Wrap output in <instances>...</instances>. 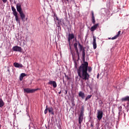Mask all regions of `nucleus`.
<instances>
[{
    "mask_svg": "<svg viewBox=\"0 0 129 129\" xmlns=\"http://www.w3.org/2000/svg\"><path fill=\"white\" fill-rule=\"evenodd\" d=\"M25 42V40H23V43L24 45H26V43Z\"/></svg>",
    "mask_w": 129,
    "mask_h": 129,
    "instance_id": "nucleus-28",
    "label": "nucleus"
},
{
    "mask_svg": "<svg viewBox=\"0 0 129 129\" xmlns=\"http://www.w3.org/2000/svg\"><path fill=\"white\" fill-rule=\"evenodd\" d=\"M79 97H81L82 99H84V97H85V94H84V92L80 91L79 93Z\"/></svg>",
    "mask_w": 129,
    "mask_h": 129,
    "instance_id": "nucleus-13",
    "label": "nucleus"
},
{
    "mask_svg": "<svg viewBox=\"0 0 129 129\" xmlns=\"http://www.w3.org/2000/svg\"><path fill=\"white\" fill-rule=\"evenodd\" d=\"M93 46L94 49L97 48V45L96 44V37L93 36Z\"/></svg>",
    "mask_w": 129,
    "mask_h": 129,
    "instance_id": "nucleus-9",
    "label": "nucleus"
},
{
    "mask_svg": "<svg viewBox=\"0 0 129 129\" xmlns=\"http://www.w3.org/2000/svg\"><path fill=\"white\" fill-rule=\"evenodd\" d=\"M24 92L26 93H34L35 91H37V89H30L29 88H24L23 89Z\"/></svg>",
    "mask_w": 129,
    "mask_h": 129,
    "instance_id": "nucleus-5",
    "label": "nucleus"
},
{
    "mask_svg": "<svg viewBox=\"0 0 129 129\" xmlns=\"http://www.w3.org/2000/svg\"><path fill=\"white\" fill-rule=\"evenodd\" d=\"M120 33H121V31H119L118 32V33L117 35H116V36H117L118 37H119V35H120Z\"/></svg>",
    "mask_w": 129,
    "mask_h": 129,
    "instance_id": "nucleus-23",
    "label": "nucleus"
},
{
    "mask_svg": "<svg viewBox=\"0 0 129 129\" xmlns=\"http://www.w3.org/2000/svg\"><path fill=\"white\" fill-rule=\"evenodd\" d=\"M54 17H56L57 18V16H56V15H55V14H54Z\"/></svg>",
    "mask_w": 129,
    "mask_h": 129,
    "instance_id": "nucleus-35",
    "label": "nucleus"
},
{
    "mask_svg": "<svg viewBox=\"0 0 129 129\" xmlns=\"http://www.w3.org/2000/svg\"><path fill=\"white\" fill-rule=\"evenodd\" d=\"M48 112L54 115V111H53V108L52 107L48 108Z\"/></svg>",
    "mask_w": 129,
    "mask_h": 129,
    "instance_id": "nucleus-18",
    "label": "nucleus"
},
{
    "mask_svg": "<svg viewBox=\"0 0 129 129\" xmlns=\"http://www.w3.org/2000/svg\"><path fill=\"white\" fill-rule=\"evenodd\" d=\"M2 2L4 3V4H6L8 2V0H2Z\"/></svg>",
    "mask_w": 129,
    "mask_h": 129,
    "instance_id": "nucleus-26",
    "label": "nucleus"
},
{
    "mask_svg": "<svg viewBox=\"0 0 129 129\" xmlns=\"http://www.w3.org/2000/svg\"><path fill=\"white\" fill-rule=\"evenodd\" d=\"M4 105H5V102H4L3 99L0 98V107H3Z\"/></svg>",
    "mask_w": 129,
    "mask_h": 129,
    "instance_id": "nucleus-17",
    "label": "nucleus"
},
{
    "mask_svg": "<svg viewBox=\"0 0 129 129\" xmlns=\"http://www.w3.org/2000/svg\"><path fill=\"white\" fill-rule=\"evenodd\" d=\"M48 106H46V109L44 110V114H47V113H48Z\"/></svg>",
    "mask_w": 129,
    "mask_h": 129,
    "instance_id": "nucleus-21",
    "label": "nucleus"
},
{
    "mask_svg": "<svg viewBox=\"0 0 129 129\" xmlns=\"http://www.w3.org/2000/svg\"><path fill=\"white\" fill-rule=\"evenodd\" d=\"M83 116H84V115L81 114H80L79 115V123L80 124V127L81 126L82 121H83Z\"/></svg>",
    "mask_w": 129,
    "mask_h": 129,
    "instance_id": "nucleus-7",
    "label": "nucleus"
},
{
    "mask_svg": "<svg viewBox=\"0 0 129 129\" xmlns=\"http://www.w3.org/2000/svg\"><path fill=\"white\" fill-rule=\"evenodd\" d=\"M78 45L80 51H82V58L83 61V63L81 64L77 70L78 75L79 76L80 78L86 81V80H89V78L90 77V75H89L87 71H88L89 73H91L92 68L91 67H88V62L85 61V48L83 47V45H81L79 41H78V43L76 42L74 44V47L76 53L78 54Z\"/></svg>",
    "mask_w": 129,
    "mask_h": 129,
    "instance_id": "nucleus-1",
    "label": "nucleus"
},
{
    "mask_svg": "<svg viewBox=\"0 0 129 129\" xmlns=\"http://www.w3.org/2000/svg\"><path fill=\"white\" fill-rule=\"evenodd\" d=\"M12 11H13V14L14 16H15V20L16 22H17L19 24H21L20 19L19 18V16H18V12H17V10H16V8H15L14 6L12 7Z\"/></svg>",
    "mask_w": 129,
    "mask_h": 129,
    "instance_id": "nucleus-3",
    "label": "nucleus"
},
{
    "mask_svg": "<svg viewBox=\"0 0 129 129\" xmlns=\"http://www.w3.org/2000/svg\"><path fill=\"white\" fill-rule=\"evenodd\" d=\"M74 38V34L73 33L69 34V38H68V42L69 44H70V41L72 40Z\"/></svg>",
    "mask_w": 129,
    "mask_h": 129,
    "instance_id": "nucleus-12",
    "label": "nucleus"
},
{
    "mask_svg": "<svg viewBox=\"0 0 129 129\" xmlns=\"http://www.w3.org/2000/svg\"><path fill=\"white\" fill-rule=\"evenodd\" d=\"M25 76H27V75L26 74L22 73L20 76V81H22V80H23V79H24V77H25Z\"/></svg>",
    "mask_w": 129,
    "mask_h": 129,
    "instance_id": "nucleus-16",
    "label": "nucleus"
},
{
    "mask_svg": "<svg viewBox=\"0 0 129 129\" xmlns=\"http://www.w3.org/2000/svg\"><path fill=\"white\" fill-rule=\"evenodd\" d=\"M97 79H99V74H97Z\"/></svg>",
    "mask_w": 129,
    "mask_h": 129,
    "instance_id": "nucleus-27",
    "label": "nucleus"
},
{
    "mask_svg": "<svg viewBox=\"0 0 129 129\" xmlns=\"http://www.w3.org/2000/svg\"><path fill=\"white\" fill-rule=\"evenodd\" d=\"M65 92H66V94H67V93H68V91L66 90Z\"/></svg>",
    "mask_w": 129,
    "mask_h": 129,
    "instance_id": "nucleus-31",
    "label": "nucleus"
},
{
    "mask_svg": "<svg viewBox=\"0 0 129 129\" xmlns=\"http://www.w3.org/2000/svg\"><path fill=\"white\" fill-rule=\"evenodd\" d=\"M92 95H88L85 99V101H87V100H88V99H90V98H91Z\"/></svg>",
    "mask_w": 129,
    "mask_h": 129,
    "instance_id": "nucleus-20",
    "label": "nucleus"
},
{
    "mask_svg": "<svg viewBox=\"0 0 129 129\" xmlns=\"http://www.w3.org/2000/svg\"><path fill=\"white\" fill-rule=\"evenodd\" d=\"M65 77H66V78H67V79L68 80H70V78H69V77L68 76L66 75V74H65Z\"/></svg>",
    "mask_w": 129,
    "mask_h": 129,
    "instance_id": "nucleus-24",
    "label": "nucleus"
},
{
    "mask_svg": "<svg viewBox=\"0 0 129 129\" xmlns=\"http://www.w3.org/2000/svg\"><path fill=\"white\" fill-rule=\"evenodd\" d=\"M121 101H122V102H124L125 101H129V96H126L125 97L122 98L121 99Z\"/></svg>",
    "mask_w": 129,
    "mask_h": 129,
    "instance_id": "nucleus-14",
    "label": "nucleus"
},
{
    "mask_svg": "<svg viewBox=\"0 0 129 129\" xmlns=\"http://www.w3.org/2000/svg\"><path fill=\"white\" fill-rule=\"evenodd\" d=\"M67 1V2H69V0H66Z\"/></svg>",
    "mask_w": 129,
    "mask_h": 129,
    "instance_id": "nucleus-36",
    "label": "nucleus"
},
{
    "mask_svg": "<svg viewBox=\"0 0 129 129\" xmlns=\"http://www.w3.org/2000/svg\"><path fill=\"white\" fill-rule=\"evenodd\" d=\"M80 114H82L84 115V107L83 106L81 109V112Z\"/></svg>",
    "mask_w": 129,
    "mask_h": 129,
    "instance_id": "nucleus-19",
    "label": "nucleus"
},
{
    "mask_svg": "<svg viewBox=\"0 0 129 129\" xmlns=\"http://www.w3.org/2000/svg\"><path fill=\"white\" fill-rule=\"evenodd\" d=\"M16 8L17 10V12H19L20 14L22 21H23V22H25V19H26V15H25V14H24V12H23V11L22 10V5H21V4H17Z\"/></svg>",
    "mask_w": 129,
    "mask_h": 129,
    "instance_id": "nucleus-2",
    "label": "nucleus"
},
{
    "mask_svg": "<svg viewBox=\"0 0 129 129\" xmlns=\"http://www.w3.org/2000/svg\"><path fill=\"white\" fill-rule=\"evenodd\" d=\"M118 38L116 35H115L114 37H112L111 39V40H115V39H117Z\"/></svg>",
    "mask_w": 129,
    "mask_h": 129,
    "instance_id": "nucleus-22",
    "label": "nucleus"
},
{
    "mask_svg": "<svg viewBox=\"0 0 129 129\" xmlns=\"http://www.w3.org/2000/svg\"><path fill=\"white\" fill-rule=\"evenodd\" d=\"M120 108H121V109L122 108L121 106L120 107Z\"/></svg>",
    "mask_w": 129,
    "mask_h": 129,
    "instance_id": "nucleus-37",
    "label": "nucleus"
},
{
    "mask_svg": "<svg viewBox=\"0 0 129 129\" xmlns=\"http://www.w3.org/2000/svg\"><path fill=\"white\" fill-rule=\"evenodd\" d=\"M75 67L76 68H77V63L76 62H75Z\"/></svg>",
    "mask_w": 129,
    "mask_h": 129,
    "instance_id": "nucleus-30",
    "label": "nucleus"
},
{
    "mask_svg": "<svg viewBox=\"0 0 129 129\" xmlns=\"http://www.w3.org/2000/svg\"><path fill=\"white\" fill-rule=\"evenodd\" d=\"M97 118L98 120H101L102 119V117H103V111L102 110H97Z\"/></svg>",
    "mask_w": 129,
    "mask_h": 129,
    "instance_id": "nucleus-4",
    "label": "nucleus"
},
{
    "mask_svg": "<svg viewBox=\"0 0 129 129\" xmlns=\"http://www.w3.org/2000/svg\"><path fill=\"white\" fill-rule=\"evenodd\" d=\"M110 39H111V38H109V40H110Z\"/></svg>",
    "mask_w": 129,
    "mask_h": 129,
    "instance_id": "nucleus-38",
    "label": "nucleus"
},
{
    "mask_svg": "<svg viewBox=\"0 0 129 129\" xmlns=\"http://www.w3.org/2000/svg\"><path fill=\"white\" fill-rule=\"evenodd\" d=\"M91 127H93V123H92L91 124Z\"/></svg>",
    "mask_w": 129,
    "mask_h": 129,
    "instance_id": "nucleus-29",
    "label": "nucleus"
},
{
    "mask_svg": "<svg viewBox=\"0 0 129 129\" xmlns=\"http://www.w3.org/2000/svg\"><path fill=\"white\" fill-rule=\"evenodd\" d=\"M2 128V125L0 124V129Z\"/></svg>",
    "mask_w": 129,
    "mask_h": 129,
    "instance_id": "nucleus-33",
    "label": "nucleus"
},
{
    "mask_svg": "<svg viewBox=\"0 0 129 129\" xmlns=\"http://www.w3.org/2000/svg\"><path fill=\"white\" fill-rule=\"evenodd\" d=\"M92 23L94 25L95 24V18L94 17V13L93 11H92Z\"/></svg>",
    "mask_w": 129,
    "mask_h": 129,
    "instance_id": "nucleus-15",
    "label": "nucleus"
},
{
    "mask_svg": "<svg viewBox=\"0 0 129 129\" xmlns=\"http://www.w3.org/2000/svg\"><path fill=\"white\" fill-rule=\"evenodd\" d=\"M99 25V24L98 23L95 24L94 26H93L91 28L90 31L91 32H94V31H95V30H96V29H97Z\"/></svg>",
    "mask_w": 129,
    "mask_h": 129,
    "instance_id": "nucleus-10",
    "label": "nucleus"
},
{
    "mask_svg": "<svg viewBox=\"0 0 129 129\" xmlns=\"http://www.w3.org/2000/svg\"><path fill=\"white\" fill-rule=\"evenodd\" d=\"M47 84L52 85L53 88H56V87H57V83H56L54 81H49Z\"/></svg>",
    "mask_w": 129,
    "mask_h": 129,
    "instance_id": "nucleus-8",
    "label": "nucleus"
},
{
    "mask_svg": "<svg viewBox=\"0 0 129 129\" xmlns=\"http://www.w3.org/2000/svg\"><path fill=\"white\" fill-rule=\"evenodd\" d=\"M77 55H78V60H79V59H80V56H79V51H78V53H77Z\"/></svg>",
    "mask_w": 129,
    "mask_h": 129,
    "instance_id": "nucleus-25",
    "label": "nucleus"
},
{
    "mask_svg": "<svg viewBox=\"0 0 129 129\" xmlns=\"http://www.w3.org/2000/svg\"><path fill=\"white\" fill-rule=\"evenodd\" d=\"M8 72H10V70L8 69Z\"/></svg>",
    "mask_w": 129,
    "mask_h": 129,
    "instance_id": "nucleus-34",
    "label": "nucleus"
},
{
    "mask_svg": "<svg viewBox=\"0 0 129 129\" xmlns=\"http://www.w3.org/2000/svg\"><path fill=\"white\" fill-rule=\"evenodd\" d=\"M14 65L16 68H23L24 67L23 64L16 62L14 63Z\"/></svg>",
    "mask_w": 129,
    "mask_h": 129,
    "instance_id": "nucleus-11",
    "label": "nucleus"
},
{
    "mask_svg": "<svg viewBox=\"0 0 129 129\" xmlns=\"http://www.w3.org/2000/svg\"><path fill=\"white\" fill-rule=\"evenodd\" d=\"M13 50L16 52H22L23 49L19 46H15L13 47Z\"/></svg>",
    "mask_w": 129,
    "mask_h": 129,
    "instance_id": "nucleus-6",
    "label": "nucleus"
},
{
    "mask_svg": "<svg viewBox=\"0 0 129 129\" xmlns=\"http://www.w3.org/2000/svg\"><path fill=\"white\" fill-rule=\"evenodd\" d=\"M63 82L64 83V79L63 80Z\"/></svg>",
    "mask_w": 129,
    "mask_h": 129,
    "instance_id": "nucleus-39",
    "label": "nucleus"
},
{
    "mask_svg": "<svg viewBox=\"0 0 129 129\" xmlns=\"http://www.w3.org/2000/svg\"><path fill=\"white\" fill-rule=\"evenodd\" d=\"M58 94H61V91L58 93Z\"/></svg>",
    "mask_w": 129,
    "mask_h": 129,
    "instance_id": "nucleus-32",
    "label": "nucleus"
}]
</instances>
